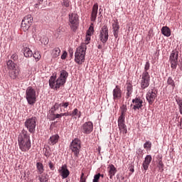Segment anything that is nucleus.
Listing matches in <instances>:
<instances>
[{
    "label": "nucleus",
    "mask_w": 182,
    "mask_h": 182,
    "mask_svg": "<svg viewBox=\"0 0 182 182\" xmlns=\"http://www.w3.org/2000/svg\"><path fill=\"white\" fill-rule=\"evenodd\" d=\"M18 147L21 151L26 152L31 150L32 144L31 143V136L28 131L23 129L18 137Z\"/></svg>",
    "instance_id": "f257e3e1"
},
{
    "label": "nucleus",
    "mask_w": 182,
    "mask_h": 182,
    "mask_svg": "<svg viewBox=\"0 0 182 182\" xmlns=\"http://www.w3.org/2000/svg\"><path fill=\"white\" fill-rule=\"evenodd\" d=\"M68 76H69V73H68L66 70H63L60 71V77L57 79V80L55 77H50L49 80L50 87L51 89H59L60 86H63V85L66 83Z\"/></svg>",
    "instance_id": "f03ea898"
},
{
    "label": "nucleus",
    "mask_w": 182,
    "mask_h": 182,
    "mask_svg": "<svg viewBox=\"0 0 182 182\" xmlns=\"http://www.w3.org/2000/svg\"><path fill=\"white\" fill-rule=\"evenodd\" d=\"M150 69V63L148 61L144 65V69L141 75H140L141 81V88L142 90L147 89L150 86V74L149 73V70Z\"/></svg>",
    "instance_id": "7ed1b4c3"
},
{
    "label": "nucleus",
    "mask_w": 182,
    "mask_h": 182,
    "mask_svg": "<svg viewBox=\"0 0 182 182\" xmlns=\"http://www.w3.org/2000/svg\"><path fill=\"white\" fill-rule=\"evenodd\" d=\"M87 46L85 44H81L79 47L77 48L75 53V62L77 65H82L85 63V56H86V50Z\"/></svg>",
    "instance_id": "20e7f679"
},
{
    "label": "nucleus",
    "mask_w": 182,
    "mask_h": 182,
    "mask_svg": "<svg viewBox=\"0 0 182 182\" xmlns=\"http://www.w3.org/2000/svg\"><path fill=\"white\" fill-rule=\"evenodd\" d=\"M36 123H38V118L36 117H31L27 118L24 122V126L31 134H35L36 132Z\"/></svg>",
    "instance_id": "39448f33"
},
{
    "label": "nucleus",
    "mask_w": 182,
    "mask_h": 182,
    "mask_svg": "<svg viewBox=\"0 0 182 182\" xmlns=\"http://www.w3.org/2000/svg\"><path fill=\"white\" fill-rule=\"evenodd\" d=\"M26 99L28 105H35L36 103V90L28 87L26 90Z\"/></svg>",
    "instance_id": "423d86ee"
},
{
    "label": "nucleus",
    "mask_w": 182,
    "mask_h": 182,
    "mask_svg": "<svg viewBox=\"0 0 182 182\" xmlns=\"http://www.w3.org/2000/svg\"><path fill=\"white\" fill-rule=\"evenodd\" d=\"M80 140L79 139H75L72 141L70 149H71L72 152L74 154L75 160H77L79 158V153L80 152Z\"/></svg>",
    "instance_id": "0eeeda50"
},
{
    "label": "nucleus",
    "mask_w": 182,
    "mask_h": 182,
    "mask_svg": "<svg viewBox=\"0 0 182 182\" xmlns=\"http://www.w3.org/2000/svg\"><path fill=\"white\" fill-rule=\"evenodd\" d=\"M69 23L72 31L76 32V29L79 26V16L77 14L73 13L69 15Z\"/></svg>",
    "instance_id": "6e6552de"
},
{
    "label": "nucleus",
    "mask_w": 182,
    "mask_h": 182,
    "mask_svg": "<svg viewBox=\"0 0 182 182\" xmlns=\"http://www.w3.org/2000/svg\"><path fill=\"white\" fill-rule=\"evenodd\" d=\"M32 22H33V17L31 15L26 16L21 22V29L26 32L31 28Z\"/></svg>",
    "instance_id": "1a4fd4ad"
},
{
    "label": "nucleus",
    "mask_w": 182,
    "mask_h": 182,
    "mask_svg": "<svg viewBox=\"0 0 182 182\" xmlns=\"http://www.w3.org/2000/svg\"><path fill=\"white\" fill-rule=\"evenodd\" d=\"M99 38L104 44L109 41V28H107V26L105 25L102 27L100 31Z\"/></svg>",
    "instance_id": "9d476101"
},
{
    "label": "nucleus",
    "mask_w": 182,
    "mask_h": 182,
    "mask_svg": "<svg viewBox=\"0 0 182 182\" xmlns=\"http://www.w3.org/2000/svg\"><path fill=\"white\" fill-rule=\"evenodd\" d=\"M169 62L172 69H177V65H178V51H172L169 57Z\"/></svg>",
    "instance_id": "9b49d317"
},
{
    "label": "nucleus",
    "mask_w": 182,
    "mask_h": 182,
    "mask_svg": "<svg viewBox=\"0 0 182 182\" xmlns=\"http://www.w3.org/2000/svg\"><path fill=\"white\" fill-rule=\"evenodd\" d=\"M157 90H156L155 88H152L148 90L146 97L149 105H152L153 103H154V100L157 99Z\"/></svg>",
    "instance_id": "f8f14e48"
},
{
    "label": "nucleus",
    "mask_w": 182,
    "mask_h": 182,
    "mask_svg": "<svg viewBox=\"0 0 182 182\" xmlns=\"http://www.w3.org/2000/svg\"><path fill=\"white\" fill-rule=\"evenodd\" d=\"M58 110H59V109H55V107H52L51 109L48 111V117L50 120L54 121L56 120V119H61V117H63V116H65V113L58 114V112H56Z\"/></svg>",
    "instance_id": "ddd939ff"
},
{
    "label": "nucleus",
    "mask_w": 182,
    "mask_h": 182,
    "mask_svg": "<svg viewBox=\"0 0 182 182\" xmlns=\"http://www.w3.org/2000/svg\"><path fill=\"white\" fill-rule=\"evenodd\" d=\"M81 131L84 134H90L93 132V122L88 121L81 126Z\"/></svg>",
    "instance_id": "4468645a"
},
{
    "label": "nucleus",
    "mask_w": 182,
    "mask_h": 182,
    "mask_svg": "<svg viewBox=\"0 0 182 182\" xmlns=\"http://www.w3.org/2000/svg\"><path fill=\"white\" fill-rule=\"evenodd\" d=\"M59 175L63 179L68 178L70 174V171L68 169V165H62L58 170Z\"/></svg>",
    "instance_id": "2eb2a0df"
},
{
    "label": "nucleus",
    "mask_w": 182,
    "mask_h": 182,
    "mask_svg": "<svg viewBox=\"0 0 182 182\" xmlns=\"http://www.w3.org/2000/svg\"><path fill=\"white\" fill-rule=\"evenodd\" d=\"M133 110H140L143 107V100L140 97H136L132 100V104L131 105Z\"/></svg>",
    "instance_id": "dca6fc26"
},
{
    "label": "nucleus",
    "mask_w": 182,
    "mask_h": 182,
    "mask_svg": "<svg viewBox=\"0 0 182 182\" xmlns=\"http://www.w3.org/2000/svg\"><path fill=\"white\" fill-rule=\"evenodd\" d=\"M112 96L114 102L122 99V90L120 89V86L116 85L115 88L112 91Z\"/></svg>",
    "instance_id": "f3484780"
},
{
    "label": "nucleus",
    "mask_w": 182,
    "mask_h": 182,
    "mask_svg": "<svg viewBox=\"0 0 182 182\" xmlns=\"http://www.w3.org/2000/svg\"><path fill=\"white\" fill-rule=\"evenodd\" d=\"M125 90H126V99H129L132 97V95L133 93V85L132 82H128L125 84Z\"/></svg>",
    "instance_id": "a211bd4d"
},
{
    "label": "nucleus",
    "mask_w": 182,
    "mask_h": 182,
    "mask_svg": "<svg viewBox=\"0 0 182 182\" xmlns=\"http://www.w3.org/2000/svg\"><path fill=\"white\" fill-rule=\"evenodd\" d=\"M98 9H99V4H97V3H95L92 6L91 17H90L91 22H95L96 18H97Z\"/></svg>",
    "instance_id": "6ab92c4d"
},
{
    "label": "nucleus",
    "mask_w": 182,
    "mask_h": 182,
    "mask_svg": "<svg viewBox=\"0 0 182 182\" xmlns=\"http://www.w3.org/2000/svg\"><path fill=\"white\" fill-rule=\"evenodd\" d=\"M151 155H147L145 157V159L142 164V167L144 168V170H145V171H147L148 168H149V166H150V163H151Z\"/></svg>",
    "instance_id": "aec40b11"
},
{
    "label": "nucleus",
    "mask_w": 182,
    "mask_h": 182,
    "mask_svg": "<svg viewBox=\"0 0 182 182\" xmlns=\"http://www.w3.org/2000/svg\"><path fill=\"white\" fill-rule=\"evenodd\" d=\"M70 105V102L63 101L61 103L55 102L53 107L55 109H59V107H63V109H68L69 105Z\"/></svg>",
    "instance_id": "412c9836"
},
{
    "label": "nucleus",
    "mask_w": 182,
    "mask_h": 182,
    "mask_svg": "<svg viewBox=\"0 0 182 182\" xmlns=\"http://www.w3.org/2000/svg\"><path fill=\"white\" fill-rule=\"evenodd\" d=\"M108 170V176H109V178H113V176L117 173V169L116 167H114V165L110 164L107 167Z\"/></svg>",
    "instance_id": "4be33fe9"
},
{
    "label": "nucleus",
    "mask_w": 182,
    "mask_h": 182,
    "mask_svg": "<svg viewBox=\"0 0 182 182\" xmlns=\"http://www.w3.org/2000/svg\"><path fill=\"white\" fill-rule=\"evenodd\" d=\"M36 178H38L40 182H48L49 175H48L46 173H38V176H36Z\"/></svg>",
    "instance_id": "5701e85b"
},
{
    "label": "nucleus",
    "mask_w": 182,
    "mask_h": 182,
    "mask_svg": "<svg viewBox=\"0 0 182 182\" xmlns=\"http://www.w3.org/2000/svg\"><path fill=\"white\" fill-rule=\"evenodd\" d=\"M161 32L162 35L166 36L167 38L171 36V30H170V28H168V26H163L161 29Z\"/></svg>",
    "instance_id": "b1692460"
},
{
    "label": "nucleus",
    "mask_w": 182,
    "mask_h": 182,
    "mask_svg": "<svg viewBox=\"0 0 182 182\" xmlns=\"http://www.w3.org/2000/svg\"><path fill=\"white\" fill-rule=\"evenodd\" d=\"M18 76H19V70L14 68V70H11L9 71V77H11V79H16V77H18Z\"/></svg>",
    "instance_id": "393cba45"
},
{
    "label": "nucleus",
    "mask_w": 182,
    "mask_h": 182,
    "mask_svg": "<svg viewBox=\"0 0 182 182\" xmlns=\"http://www.w3.org/2000/svg\"><path fill=\"white\" fill-rule=\"evenodd\" d=\"M59 141V135L55 134L50 137L48 143L52 146H55Z\"/></svg>",
    "instance_id": "a878e982"
},
{
    "label": "nucleus",
    "mask_w": 182,
    "mask_h": 182,
    "mask_svg": "<svg viewBox=\"0 0 182 182\" xmlns=\"http://www.w3.org/2000/svg\"><path fill=\"white\" fill-rule=\"evenodd\" d=\"M51 55L53 59L59 58V56H60V48H59V47H55L54 49H53Z\"/></svg>",
    "instance_id": "bb28decb"
},
{
    "label": "nucleus",
    "mask_w": 182,
    "mask_h": 182,
    "mask_svg": "<svg viewBox=\"0 0 182 182\" xmlns=\"http://www.w3.org/2000/svg\"><path fill=\"white\" fill-rule=\"evenodd\" d=\"M23 55L25 58H32L33 53L31 50V48L26 47L23 49Z\"/></svg>",
    "instance_id": "cd10ccee"
},
{
    "label": "nucleus",
    "mask_w": 182,
    "mask_h": 182,
    "mask_svg": "<svg viewBox=\"0 0 182 182\" xmlns=\"http://www.w3.org/2000/svg\"><path fill=\"white\" fill-rule=\"evenodd\" d=\"M36 169L38 173V174L43 173V171H45V168L43 167V164L41 162L36 163Z\"/></svg>",
    "instance_id": "c85d7f7f"
},
{
    "label": "nucleus",
    "mask_w": 182,
    "mask_h": 182,
    "mask_svg": "<svg viewBox=\"0 0 182 182\" xmlns=\"http://www.w3.org/2000/svg\"><path fill=\"white\" fill-rule=\"evenodd\" d=\"M118 127L121 133H123V134H127V127H126V124H124V122L122 124H118Z\"/></svg>",
    "instance_id": "c756f323"
},
{
    "label": "nucleus",
    "mask_w": 182,
    "mask_h": 182,
    "mask_svg": "<svg viewBox=\"0 0 182 182\" xmlns=\"http://www.w3.org/2000/svg\"><path fill=\"white\" fill-rule=\"evenodd\" d=\"M6 65H7V68L9 69V70H13L14 69H16V64L12 62V60H9L6 63Z\"/></svg>",
    "instance_id": "7c9ffc66"
},
{
    "label": "nucleus",
    "mask_w": 182,
    "mask_h": 182,
    "mask_svg": "<svg viewBox=\"0 0 182 182\" xmlns=\"http://www.w3.org/2000/svg\"><path fill=\"white\" fill-rule=\"evenodd\" d=\"M81 115V112L80 111H79V109H77V108H75L70 114V116H71V117H76V116H77L78 118H80Z\"/></svg>",
    "instance_id": "2f4dec72"
},
{
    "label": "nucleus",
    "mask_w": 182,
    "mask_h": 182,
    "mask_svg": "<svg viewBox=\"0 0 182 182\" xmlns=\"http://www.w3.org/2000/svg\"><path fill=\"white\" fill-rule=\"evenodd\" d=\"M72 2L70 0H62L61 5L63 8H69L71 5Z\"/></svg>",
    "instance_id": "473e14b6"
},
{
    "label": "nucleus",
    "mask_w": 182,
    "mask_h": 182,
    "mask_svg": "<svg viewBox=\"0 0 182 182\" xmlns=\"http://www.w3.org/2000/svg\"><path fill=\"white\" fill-rule=\"evenodd\" d=\"M121 115L120 116H126V112H127V106L126 105H122L120 107Z\"/></svg>",
    "instance_id": "72a5a7b5"
},
{
    "label": "nucleus",
    "mask_w": 182,
    "mask_h": 182,
    "mask_svg": "<svg viewBox=\"0 0 182 182\" xmlns=\"http://www.w3.org/2000/svg\"><path fill=\"white\" fill-rule=\"evenodd\" d=\"M167 85H169L174 89L176 87V84L174 83V80L171 77H169L167 80Z\"/></svg>",
    "instance_id": "f704fd0d"
},
{
    "label": "nucleus",
    "mask_w": 182,
    "mask_h": 182,
    "mask_svg": "<svg viewBox=\"0 0 182 182\" xmlns=\"http://www.w3.org/2000/svg\"><path fill=\"white\" fill-rule=\"evenodd\" d=\"M144 149H145L146 151H148L149 150H151V142H150V141H146L144 144Z\"/></svg>",
    "instance_id": "c9c22d12"
},
{
    "label": "nucleus",
    "mask_w": 182,
    "mask_h": 182,
    "mask_svg": "<svg viewBox=\"0 0 182 182\" xmlns=\"http://www.w3.org/2000/svg\"><path fill=\"white\" fill-rule=\"evenodd\" d=\"M158 167L159 170H161V173L164 171V164H163V161H161V159L159 160Z\"/></svg>",
    "instance_id": "e433bc0d"
},
{
    "label": "nucleus",
    "mask_w": 182,
    "mask_h": 182,
    "mask_svg": "<svg viewBox=\"0 0 182 182\" xmlns=\"http://www.w3.org/2000/svg\"><path fill=\"white\" fill-rule=\"evenodd\" d=\"M33 58L36 59V61L38 62L41 59V53L39 52L34 53L33 54Z\"/></svg>",
    "instance_id": "4c0bfd02"
},
{
    "label": "nucleus",
    "mask_w": 182,
    "mask_h": 182,
    "mask_svg": "<svg viewBox=\"0 0 182 182\" xmlns=\"http://www.w3.org/2000/svg\"><path fill=\"white\" fill-rule=\"evenodd\" d=\"M92 36H89V35H86V38H85V43H82V45H85V46H86V45H89V43H90V37H91Z\"/></svg>",
    "instance_id": "58836bf2"
},
{
    "label": "nucleus",
    "mask_w": 182,
    "mask_h": 182,
    "mask_svg": "<svg viewBox=\"0 0 182 182\" xmlns=\"http://www.w3.org/2000/svg\"><path fill=\"white\" fill-rule=\"evenodd\" d=\"M125 117L120 115L118 118V124H122L124 123Z\"/></svg>",
    "instance_id": "ea45409f"
},
{
    "label": "nucleus",
    "mask_w": 182,
    "mask_h": 182,
    "mask_svg": "<svg viewBox=\"0 0 182 182\" xmlns=\"http://www.w3.org/2000/svg\"><path fill=\"white\" fill-rule=\"evenodd\" d=\"M93 32H94V28L93 26H90L89 29L87 31V35L92 36V35H93Z\"/></svg>",
    "instance_id": "a19ab883"
},
{
    "label": "nucleus",
    "mask_w": 182,
    "mask_h": 182,
    "mask_svg": "<svg viewBox=\"0 0 182 182\" xmlns=\"http://www.w3.org/2000/svg\"><path fill=\"white\" fill-rule=\"evenodd\" d=\"M119 22L116 21L112 24V29L113 31L114 30H119Z\"/></svg>",
    "instance_id": "79ce46f5"
},
{
    "label": "nucleus",
    "mask_w": 182,
    "mask_h": 182,
    "mask_svg": "<svg viewBox=\"0 0 182 182\" xmlns=\"http://www.w3.org/2000/svg\"><path fill=\"white\" fill-rule=\"evenodd\" d=\"M100 173L95 175L92 182H99V180H100Z\"/></svg>",
    "instance_id": "37998d69"
},
{
    "label": "nucleus",
    "mask_w": 182,
    "mask_h": 182,
    "mask_svg": "<svg viewBox=\"0 0 182 182\" xmlns=\"http://www.w3.org/2000/svg\"><path fill=\"white\" fill-rule=\"evenodd\" d=\"M48 166L50 167V169L53 171L55 170V164H53L51 161L48 162Z\"/></svg>",
    "instance_id": "c03bdc74"
},
{
    "label": "nucleus",
    "mask_w": 182,
    "mask_h": 182,
    "mask_svg": "<svg viewBox=\"0 0 182 182\" xmlns=\"http://www.w3.org/2000/svg\"><path fill=\"white\" fill-rule=\"evenodd\" d=\"M68 57V52L66 51H63L62 55H61V59L63 60H65V59H66V58Z\"/></svg>",
    "instance_id": "a18cd8bd"
},
{
    "label": "nucleus",
    "mask_w": 182,
    "mask_h": 182,
    "mask_svg": "<svg viewBox=\"0 0 182 182\" xmlns=\"http://www.w3.org/2000/svg\"><path fill=\"white\" fill-rule=\"evenodd\" d=\"M80 182H86V178H85V173H82Z\"/></svg>",
    "instance_id": "49530a36"
},
{
    "label": "nucleus",
    "mask_w": 182,
    "mask_h": 182,
    "mask_svg": "<svg viewBox=\"0 0 182 182\" xmlns=\"http://www.w3.org/2000/svg\"><path fill=\"white\" fill-rule=\"evenodd\" d=\"M114 38H117L119 36V30H113Z\"/></svg>",
    "instance_id": "de8ad7c7"
},
{
    "label": "nucleus",
    "mask_w": 182,
    "mask_h": 182,
    "mask_svg": "<svg viewBox=\"0 0 182 182\" xmlns=\"http://www.w3.org/2000/svg\"><path fill=\"white\" fill-rule=\"evenodd\" d=\"M136 154L138 156H143V151L141 149H139L137 151H136Z\"/></svg>",
    "instance_id": "09e8293b"
},
{
    "label": "nucleus",
    "mask_w": 182,
    "mask_h": 182,
    "mask_svg": "<svg viewBox=\"0 0 182 182\" xmlns=\"http://www.w3.org/2000/svg\"><path fill=\"white\" fill-rule=\"evenodd\" d=\"M11 59H13V60H18V55L16 53H14L11 55Z\"/></svg>",
    "instance_id": "8fccbe9b"
},
{
    "label": "nucleus",
    "mask_w": 182,
    "mask_h": 182,
    "mask_svg": "<svg viewBox=\"0 0 182 182\" xmlns=\"http://www.w3.org/2000/svg\"><path fill=\"white\" fill-rule=\"evenodd\" d=\"M44 156H46V157H49V156H50V153H49V151H48V149H46V152L44 153Z\"/></svg>",
    "instance_id": "3c124183"
},
{
    "label": "nucleus",
    "mask_w": 182,
    "mask_h": 182,
    "mask_svg": "<svg viewBox=\"0 0 182 182\" xmlns=\"http://www.w3.org/2000/svg\"><path fill=\"white\" fill-rule=\"evenodd\" d=\"M69 53H70V56L72 58V56H73V49L70 48Z\"/></svg>",
    "instance_id": "603ef678"
},
{
    "label": "nucleus",
    "mask_w": 182,
    "mask_h": 182,
    "mask_svg": "<svg viewBox=\"0 0 182 182\" xmlns=\"http://www.w3.org/2000/svg\"><path fill=\"white\" fill-rule=\"evenodd\" d=\"M45 40L44 41V45H48V43H49V40L48 38H43Z\"/></svg>",
    "instance_id": "864d4df0"
},
{
    "label": "nucleus",
    "mask_w": 182,
    "mask_h": 182,
    "mask_svg": "<svg viewBox=\"0 0 182 182\" xmlns=\"http://www.w3.org/2000/svg\"><path fill=\"white\" fill-rule=\"evenodd\" d=\"M38 4L42 5V4H43V0H38Z\"/></svg>",
    "instance_id": "5fc2aeb1"
},
{
    "label": "nucleus",
    "mask_w": 182,
    "mask_h": 182,
    "mask_svg": "<svg viewBox=\"0 0 182 182\" xmlns=\"http://www.w3.org/2000/svg\"><path fill=\"white\" fill-rule=\"evenodd\" d=\"M64 116L65 117L70 116V112H65Z\"/></svg>",
    "instance_id": "6e6d98bb"
},
{
    "label": "nucleus",
    "mask_w": 182,
    "mask_h": 182,
    "mask_svg": "<svg viewBox=\"0 0 182 182\" xmlns=\"http://www.w3.org/2000/svg\"><path fill=\"white\" fill-rule=\"evenodd\" d=\"M102 44H99L98 45V49H102Z\"/></svg>",
    "instance_id": "4d7b16f0"
},
{
    "label": "nucleus",
    "mask_w": 182,
    "mask_h": 182,
    "mask_svg": "<svg viewBox=\"0 0 182 182\" xmlns=\"http://www.w3.org/2000/svg\"><path fill=\"white\" fill-rule=\"evenodd\" d=\"M180 126H181L180 129H182V119H181V121H180Z\"/></svg>",
    "instance_id": "13d9d810"
},
{
    "label": "nucleus",
    "mask_w": 182,
    "mask_h": 182,
    "mask_svg": "<svg viewBox=\"0 0 182 182\" xmlns=\"http://www.w3.org/2000/svg\"><path fill=\"white\" fill-rule=\"evenodd\" d=\"M130 171H132V173H134V168L130 169Z\"/></svg>",
    "instance_id": "bf43d9fd"
},
{
    "label": "nucleus",
    "mask_w": 182,
    "mask_h": 182,
    "mask_svg": "<svg viewBox=\"0 0 182 182\" xmlns=\"http://www.w3.org/2000/svg\"><path fill=\"white\" fill-rule=\"evenodd\" d=\"M100 177H102L103 178L104 175L103 174H100Z\"/></svg>",
    "instance_id": "052dcab7"
}]
</instances>
